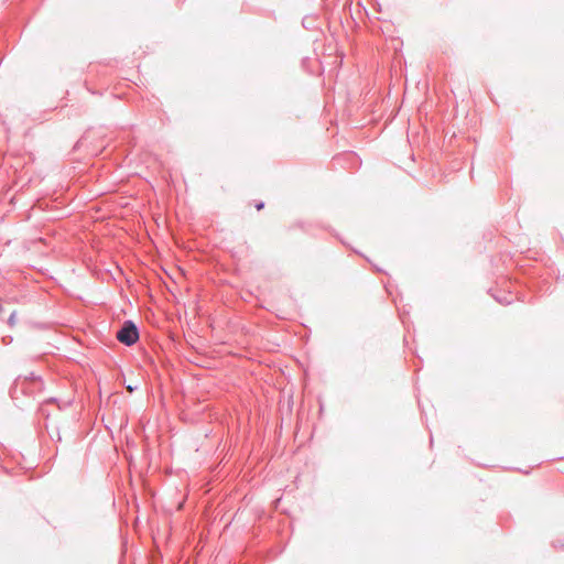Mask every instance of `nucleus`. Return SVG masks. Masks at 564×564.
<instances>
[{
    "label": "nucleus",
    "mask_w": 564,
    "mask_h": 564,
    "mask_svg": "<svg viewBox=\"0 0 564 564\" xmlns=\"http://www.w3.org/2000/svg\"><path fill=\"white\" fill-rule=\"evenodd\" d=\"M139 337V329L132 321H124L116 335V338L126 346L134 345Z\"/></svg>",
    "instance_id": "nucleus-1"
},
{
    "label": "nucleus",
    "mask_w": 564,
    "mask_h": 564,
    "mask_svg": "<svg viewBox=\"0 0 564 564\" xmlns=\"http://www.w3.org/2000/svg\"><path fill=\"white\" fill-rule=\"evenodd\" d=\"M56 401H57V400H56L55 398H51V399L46 400V401H45V403H43V404L40 406V409H39L40 413H41L43 416H46V417H47V416H48V413L46 412V405H47V404H50V403H55Z\"/></svg>",
    "instance_id": "nucleus-2"
},
{
    "label": "nucleus",
    "mask_w": 564,
    "mask_h": 564,
    "mask_svg": "<svg viewBox=\"0 0 564 564\" xmlns=\"http://www.w3.org/2000/svg\"><path fill=\"white\" fill-rule=\"evenodd\" d=\"M15 323H17V312L13 311L8 318V324H9V326L13 327L15 325Z\"/></svg>",
    "instance_id": "nucleus-3"
},
{
    "label": "nucleus",
    "mask_w": 564,
    "mask_h": 564,
    "mask_svg": "<svg viewBox=\"0 0 564 564\" xmlns=\"http://www.w3.org/2000/svg\"><path fill=\"white\" fill-rule=\"evenodd\" d=\"M552 545H553V547H555V549H564V541H561V540H558V539H557V540H554V541L552 542Z\"/></svg>",
    "instance_id": "nucleus-4"
},
{
    "label": "nucleus",
    "mask_w": 564,
    "mask_h": 564,
    "mask_svg": "<svg viewBox=\"0 0 564 564\" xmlns=\"http://www.w3.org/2000/svg\"><path fill=\"white\" fill-rule=\"evenodd\" d=\"M256 208H257L258 210L263 209V208H264V203H263V202H259V203L256 205Z\"/></svg>",
    "instance_id": "nucleus-5"
}]
</instances>
